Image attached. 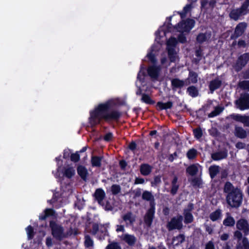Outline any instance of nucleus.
<instances>
[{"label": "nucleus", "mask_w": 249, "mask_h": 249, "mask_svg": "<svg viewBox=\"0 0 249 249\" xmlns=\"http://www.w3.org/2000/svg\"><path fill=\"white\" fill-rule=\"evenodd\" d=\"M195 24V21L194 20L188 18L186 20H182L176 26L173 27L170 23H168L160 27L155 33V40L157 43L151 47L150 52L147 54V58L151 63H155L156 61L155 55L161 47L160 39L166 36L167 32H172L174 35L178 36V41L181 43H184L186 41V39L183 33H189L194 27Z\"/></svg>", "instance_id": "obj_1"}, {"label": "nucleus", "mask_w": 249, "mask_h": 249, "mask_svg": "<svg viewBox=\"0 0 249 249\" xmlns=\"http://www.w3.org/2000/svg\"><path fill=\"white\" fill-rule=\"evenodd\" d=\"M116 104L115 100L110 99L99 104L90 112L89 119V124L93 126L99 124L102 119L108 121L119 118L120 113L115 110H111Z\"/></svg>", "instance_id": "obj_2"}, {"label": "nucleus", "mask_w": 249, "mask_h": 249, "mask_svg": "<svg viewBox=\"0 0 249 249\" xmlns=\"http://www.w3.org/2000/svg\"><path fill=\"white\" fill-rule=\"evenodd\" d=\"M224 191L227 193L226 201L231 207H239L243 200V194L238 187H234L230 182H227L224 186Z\"/></svg>", "instance_id": "obj_3"}, {"label": "nucleus", "mask_w": 249, "mask_h": 249, "mask_svg": "<svg viewBox=\"0 0 249 249\" xmlns=\"http://www.w3.org/2000/svg\"><path fill=\"white\" fill-rule=\"evenodd\" d=\"M177 42L178 41L175 37H171L167 41V50L170 62H175L178 59L177 53L175 50Z\"/></svg>", "instance_id": "obj_4"}, {"label": "nucleus", "mask_w": 249, "mask_h": 249, "mask_svg": "<svg viewBox=\"0 0 249 249\" xmlns=\"http://www.w3.org/2000/svg\"><path fill=\"white\" fill-rule=\"evenodd\" d=\"M52 230V233L53 236L57 239L61 240L67 236L62 227L54 222L51 221L50 224Z\"/></svg>", "instance_id": "obj_5"}, {"label": "nucleus", "mask_w": 249, "mask_h": 249, "mask_svg": "<svg viewBox=\"0 0 249 249\" xmlns=\"http://www.w3.org/2000/svg\"><path fill=\"white\" fill-rule=\"evenodd\" d=\"M182 216L181 215H178L171 219L167 224V228L169 230H173L174 229L179 230L182 227Z\"/></svg>", "instance_id": "obj_6"}, {"label": "nucleus", "mask_w": 249, "mask_h": 249, "mask_svg": "<svg viewBox=\"0 0 249 249\" xmlns=\"http://www.w3.org/2000/svg\"><path fill=\"white\" fill-rule=\"evenodd\" d=\"M248 6L247 3H244L240 8L234 9L231 11L230 14V17L235 20L238 19L240 17L247 13V9Z\"/></svg>", "instance_id": "obj_7"}, {"label": "nucleus", "mask_w": 249, "mask_h": 249, "mask_svg": "<svg viewBox=\"0 0 249 249\" xmlns=\"http://www.w3.org/2000/svg\"><path fill=\"white\" fill-rule=\"evenodd\" d=\"M237 107L243 110L249 108V94L241 95L240 98L236 101Z\"/></svg>", "instance_id": "obj_8"}, {"label": "nucleus", "mask_w": 249, "mask_h": 249, "mask_svg": "<svg viewBox=\"0 0 249 249\" xmlns=\"http://www.w3.org/2000/svg\"><path fill=\"white\" fill-rule=\"evenodd\" d=\"M91 232L93 234H97V237L99 239L102 240L104 239L107 231L106 228L104 226L102 225L99 226L98 224L94 223L92 225Z\"/></svg>", "instance_id": "obj_9"}, {"label": "nucleus", "mask_w": 249, "mask_h": 249, "mask_svg": "<svg viewBox=\"0 0 249 249\" xmlns=\"http://www.w3.org/2000/svg\"><path fill=\"white\" fill-rule=\"evenodd\" d=\"M236 228L242 231L245 235L249 233V224L247 220L244 218H241L236 222Z\"/></svg>", "instance_id": "obj_10"}, {"label": "nucleus", "mask_w": 249, "mask_h": 249, "mask_svg": "<svg viewBox=\"0 0 249 249\" xmlns=\"http://www.w3.org/2000/svg\"><path fill=\"white\" fill-rule=\"evenodd\" d=\"M57 171L58 172H61L64 176L69 178H71L75 174L74 168L70 165H68L64 168H62L60 166H58L57 167Z\"/></svg>", "instance_id": "obj_11"}, {"label": "nucleus", "mask_w": 249, "mask_h": 249, "mask_svg": "<svg viewBox=\"0 0 249 249\" xmlns=\"http://www.w3.org/2000/svg\"><path fill=\"white\" fill-rule=\"evenodd\" d=\"M231 118L234 120L242 123L244 126H249V116L239 114L231 115Z\"/></svg>", "instance_id": "obj_12"}, {"label": "nucleus", "mask_w": 249, "mask_h": 249, "mask_svg": "<svg viewBox=\"0 0 249 249\" xmlns=\"http://www.w3.org/2000/svg\"><path fill=\"white\" fill-rule=\"evenodd\" d=\"M193 209V205L190 203L187 206V208L184 209V222L185 223H190L193 222L194 218L191 212Z\"/></svg>", "instance_id": "obj_13"}, {"label": "nucleus", "mask_w": 249, "mask_h": 249, "mask_svg": "<svg viewBox=\"0 0 249 249\" xmlns=\"http://www.w3.org/2000/svg\"><path fill=\"white\" fill-rule=\"evenodd\" d=\"M249 61V53H245L241 55L238 59L236 67L238 71L244 67Z\"/></svg>", "instance_id": "obj_14"}, {"label": "nucleus", "mask_w": 249, "mask_h": 249, "mask_svg": "<svg viewBox=\"0 0 249 249\" xmlns=\"http://www.w3.org/2000/svg\"><path fill=\"white\" fill-rule=\"evenodd\" d=\"M120 238L129 246L133 245L137 240L136 237L134 235L126 233L123 234L120 236Z\"/></svg>", "instance_id": "obj_15"}, {"label": "nucleus", "mask_w": 249, "mask_h": 249, "mask_svg": "<svg viewBox=\"0 0 249 249\" xmlns=\"http://www.w3.org/2000/svg\"><path fill=\"white\" fill-rule=\"evenodd\" d=\"M154 213L155 206H152L148 210L144 217V222L149 227L152 224Z\"/></svg>", "instance_id": "obj_16"}, {"label": "nucleus", "mask_w": 249, "mask_h": 249, "mask_svg": "<svg viewBox=\"0 0 249 249\" xmlns=\"http://www.w3.org/2000/svg\"><path fill=\"white\" fill-rule=\"evenodd\" d=\"M215 0H203L201 1V9L206 11L211 10L215 6Z\"/></svg>", "instance_id": "obj_17"}, {"label": "nucleus", "mask_w": 249, "mask_h": 249, "mask_svg": "<svg viewBox=\"0 0 249 249\" xmlns=\"http://www.w3.org/2000/svg\"><path fill=\"white\" fill-rule=\"evenodd\" d=\"M202 167L198 164H193L186 169V172L191 176L196 175L199 171L201 172Z\"/></svg>", "instance_id": "obj_18"}, {"label": "nucleus", "mask_w": 249, "mask_h": 249, "mask_svg": "<svg viewBox=\"0 0 249 249\" xmlns=\"http://www.w3.org/2000/svg\"><path fill=\"white\" fill-rule=\"evenodd\" d=\"M247 26V25L245 22L239 23L235 28L233 36L236 38L241 36L244 32Z\"/></svg>", "instance_id": "obj_19"}, {"label": "nucleus", "mask_w": 249, "mask_h": 249, "mask_svg": "<svg viewBox=\"0 0 249 249\" xmlns=\"http://www.w3.org/2000/svg\"><path fill=\"white\" fill-rule=\"evenodd\" d=\"M160 68V67L152 66L148 68L147 72L148 75L153 79H157L159 75Z\"/></svg>", "instance_id": "obj_20"}, {"label": "nucleus", "mask_w": 249, "mask_h": 249, "mask_svg": "<svg viewBox=\"0 0 249 249\" xmlns=\"http://www.w3.org/2000/svg\"><path fill=\"white\" fill-rule=\"evenodd\" d=\"M235 223V220L229 213H227L226 217L223 221V224L226 227H232Z\"/></svg>", "instance_id": "obj_21"}, {"label": "nucleus", "mask_w": 249, "mask_h": 249, "mask_svg": "<svg viewBox=\"0 0 249 249\" xmlns=\"http://www.w3.org/2000/svg\"><path fill=\"white\" fill-rule=\"evenodd\" d=\"M234 134L238 138L244 139L247 137V132L242 127L235 126Z\"/></svg>", "instance_id": "obj_22"}, {"label": "nucleus", "mask_w": 249, "mask_h": 249, "mask_svg": "<svg viewBox=\"0 0 249 249\" xmlns=\"http://www.w3.org/2000/svg\"><path fill=\"white\" fill-rule=\"evenodd\" d=\"M221 85V80L219 78H217L210 82L209 84V88L211 93H213V91L218 89Z\"/></svg>", "instance_id": "obj_23"}, {"label": "nucleus", "mask_w": 249, "mask_h": 249, "mask_svg": "<svg viewBox=\"0 0 249 249\" xmlns=\"http://www.w3.org/2000/svg\"><path fill=\"white\" fill-rule=\"evenodd\" d=\"M211 37V34L210 32H207L204 34H199L197 37V41L199 43H202L204 42L208 41Z\"/></svg>", "instance_id": "obj_24"}, {"label": "nucleus", "mask_w": 249, "mask_h": 249, "mask_svg": "<svg viewBox=\"0 0 249 249\" xmlns=\"http://www.w3.org/2000/svg\"><path fill=\"white\" fill-rule=\"evenodd\" d=\"M227 156L226 150L215 152L212 155V159L214 160H219L225 159Z\"/></svg>", "instance_id": "obj_25"}, {"label": "nucleus", "mask_w": 249, "mask_h": 249, "mask_svg": "<svg viewBox=\"0 0 249 249\" xmlns=\"http://www.w3.org/2000/svg\"><path fill=\"white\" fill-rule=\"evenodd\" d=\"M142 198L143 200L150 201L151 207L154 206V197L150 192L144 191L142 194Z\"/></svg>", "instance_id": "obj_26"}, {"label": "nucleus", "mask_w": 249, "mask_h": 249, "mask_svg": "<svg viewBox=\"0 0 249 249\" xmlns=\"http://www.w3.org/2000/svg\"><path fill=\"white\" fill-rule=\"evenodd\" d=\"M94 196L98 203L100 204H102L105 196V193L102 189H98L96 190L94 193Z\"/></svg>", "instance_id": "obj_27"}, {"label": "nucleus", "mask_w": 249, "mask_h": 249, "mask_svg": "<svg viewBox=\"0 0 249 249\" xmlns=\"http://www.w3.org/2000/svg\"><path fill=\"white\" fill-rule=\"evenodd\" d=\"M178 178L177 176H174L172 180L171 193L175 195L179 188V184L178 182Z\"/></svg>", "instance_id": "obj_28"}, {"label": "nucleus", "mask_w": 249, "mask_h": 249, "mask_svg": "<svg viewBox=\"0 0 249 249\" xmlns=\"http://www.w3.org/2000/svg\"><path fill=\"white\" fill-rule=\"evenodd\" d=\"M152 167L148 164H142L140 166L141 173L143 176H147L152 171Z\"/></svg>", "instance_id": "obj_29"}, {"label": "nucleus", "mask_w": 249, "mask_h": 249, "mask_svg": "<svg viewBox=\"0 0 249 249\" xmlns=\"http://www.w3.org/2000/svg\"><path fill=\"white\" fill-rule=\"evenodd\" d=\"M236 249H249V241L247 237H243L241 242H238Z\"/></svg>", "instance_id": "obj_30"}, {"label": "nucleus", "mask_w": 249, "mask_h": 249, "mask_svg": "<svg viewBox=\"0 0 249 249\" xmlns=\"http://www.w3.org/2000/svg\"><path fill=\"white\" fill-rule=\"evenodd\" d=\"M77 173L81 178L86 180L88 176L87 169L83 166L80 165L77 167Z\"/></svg>", "instance_id": "obj_31"}, {"label": "nucleus", "mask_w": 249, "mask_h": 249, "mask_svg": "<svg viewBox=\"0 0 249 249\" xmlns=\"http://www.w3.org/2000/svg\"><path fill=\"white\" fill-rule=\"evenodd\" d=\"M196 1V0H192L191 3L187 4L184 7L183 11L179 13L181 18L184 17L186 15V14L190 11L194 7L193 4L194 3H195Z\"/></svg>", "instance_id": "obj_32"}, {"label": "nucleus", "mask_w": 249, "mask_h": 249, "mask_svg": "<svg viewBox=\"0 0 249 249\" xmlns=\"http://www.w3.org/2000/svg\"><path fill=\"white\" fill-rule=\"evenodd\" d=\"M123 220L127 225H131L135 221V217L130 213H128L123 215Z\"/></svg>", "instance_id": "obj_33"}, {"label": "nucleus", "mask_w": 249, "mask_h": 249, "mask_svg": "<svg viewBox=\"0 0 249 249\" xmlns=\"http://www.w3.org/2000/svg\"><path fill=\"white\" fill-rule=\"evenodd\" d=\"M185 82L177 78L174 79L171 81L172 86L174 88H181L185 85Z\"/></svg>", "instance_id": "obj_34"}, {"label": "nucleus", "mask_w": 249, "mask_h": 249, "mask_svg": "<svg viewBox=\"0 0 249 249\" xmlns=\"http://www.w3.org/2000/svg\"><path fill=\"white\" fill-rule=\"evenodd\" d=\"M221 216L222 213L221 210H217L210 214V218L213 221H215L221 219Z\"/></svg>", "instance_id": "obj_35"}, {"label": "nucleus", "mask_w": 249, "mask_h": 249, "mask_svg": "<svg viewBox=\"0 0 249 249\" xmlns=\"http://www.w3.org/2000/svg\"><path fill=\"white\" fill-rule=\"evenodd\" d=\"M219 169L220 167L216 165H213L210 167L209 172L211 177L212 178H214L216 176V175L219 173Z\"/></svg>", "instance_id": "obj_36"}, {"label": "nucleus", "mask_w": 249, "mask_h": 249, "mask_svg": "<svg viewBox=\"0 0 249 249\" xmlns=\"http://www.w3.org/2000/svg\"><path fill=\"white\" fill-rule=\"evenodd\" d=\"M188 83H196L197 81V74L193 71H190L187 80Z\"/></svg>", "instance_id": "obj_37"}, {"label": "nucleus", "mask_w": 249, "mask_h": 249, "mask_svg": "<svg viewBox=\"0 0 249 249\" xmlns=\"http://www.w3.org/2000/svg\"><path fill=\"white\" fill-rule=\"evenodd\" d=\"M172 103L170 101L165 103L162 102H158L157 103V106L160 109L170 108L172 107Z\"/></svg>", "instance_id": "obj_38"}, {"label": "nucleus", "mask_w": 249, "mask_h": 249, "mask_svg": "<svg viewBox=\"0 0 249 249\" xmlns=\"http://www.w3.org/2000/svg\"><path fill=\"white\" fill-rule=\"evenodd\" d=\"M185 237L183 235L180 234L173 239L172 243L174 246H177L179 244L182 243L184 240Z\"/></svg>", "instance_id": "obj_39"}, {"label": "nucleus", "mask_w": 249, "mask_h": 249, "mask_svg": "<svg viewBox=\"0 0 249 249\" xmlns=\"http://www.w3.org/2000/svg\"><path fill=\"white\" fill-rule=\"evenodd\" d=\"M223 109V107H216L213 111L209 114L208 117L212 118L219 115L221 112H222Z\"/></svg>", "instance_id": "obj_40"}, {"label": "nucleus", "mask_w": 249, "mask_h": 249, "mask_svg": "<svg viewBox=\"0 0 249 249\" xmlns=\"http://www.w3.org/2000/svg\"><path fill=\"white\" fill-rule=\"evenodd\" d=\"M101 157L93 156L91 160L92 166L99 167L101 165Z\"/></svg>", "instance_id": "obj_41"}, {"label": "nucleus", "mask_w": 249, "mask_h": 249, "mask_svg": "<svg viewBox=\"0 0 249 249\" xmlns=\"http://www.w3.org/2000/svg\"><path fill=\"white\" fill-rule=\"evenodd\" d=\"M54 212L53 209H47L44 211L43 214L40 216V219L44 220L48 216L53 215L54 214Z\"/></svg>", "instance_id": "obj_42"}, {"label": "nucleus", "mask_w": 249, "mask_h": 249, "mask_svg": "<svg viewBox=\"0 0 249 249\" xmlns=\"http://www.w3.org/2000/svg\"><path fill=\"white\" fill-rule=\"evenodd\" d=\"M144 77V68H143L141 66V70H140V71L138 74V76H137L138 81L136 82V85L137 87H139L138 81H139L141 83H143Z\"/></svg>", "instance_id": "obj_43"}, {"label": "nucleus", "mask_w": 249, "mask_h": 249, "mask_svg": "<svg viewBox=\"0 0 249 249\" xmlns=\"http://www.w3.org/2000/svg\"><path fill=\"white\" fill-rule=\"evenodd\" d=\"M187 92L192 97H196L198 95V90L194 86H191L187 89Z\"/></svg>", "instance_id": "obj_44"}, {"label": "nucleus", "mask_w": 249, "mask_h": 249, "mask_svg": "<svg viewBox=\"0 0 249 249\" xmlns=\"http://www.w3.org/2000/svg\"><path fill=\"white\" fill-rule=\"evenodd\" d=\"M197 155V151L194 148L190 149L187 153V157L189 160L195 159Z\"/></svg>", "instance_id": "obj_45"}, {"label": "nucleus", "mask_w": 249, "mask_h": 249, "mask_svg": "<svg viewBox=\"0 0 249 249\" xmlns=\"http://www.w3.org/2000/svg\"><path fill=\"white\" fill-rule=\"evenodd\" d=\"M85 246L86 248H89L93 246V241L89 235L85 236Z\"/></svg>", "instance_id": "obj_46"}, {"label": "nucleus", "mask_w": 249, "mask_h": 249, "mask_svg": "<svg viewBox=\"0 0 249 249\" xmlns=\"http://www.w3.org/2000/svg\"><path fill=\"white\" fill-rule=\"evenodd\" d=\"M239 87L245 90L249 91V81H242L239 83Z\"/></svg>", "instance_id": "obj_47"}, {"label": "nucleus", "mask_w": 249, "mask_h": 249, "mask_svg": "<svg viewBox=\"0 0 249 249\" xmlns=\"http://www.w3.org/2000/svg\"><path fill=\"white\" fill-rule=\"evenodd\" d=\"M26 231L28 239H32L34 236V231L33 228L31 226H29L26 229Z\"/></svg>", "instance_id": "obj_48"}, {"label": "nucleus", "mask_w": 249, "mask_h": 249, "mask_svg": "<svg viewBox=\"0 0 249 249\" xmlns=\"http://www.w3.org/2000/svg\"><path fill=\"white\" fill-rule=\"evenodd\" d=\"M142 101L144 102V103H145L146 104H152L153 103L152 100L151 99V98H150V97L146 95V94H143L142 95Z\"/></svg>", "instance_id": "obj_49"}, {"label": "nucleus", "mask_w": 249, "mask_h": 249, "mask_svg": "<svg viewBox=\"0 0 249 249\" xmlns=\"http://www.w3.org/2000/svg\"><path fill=\"white\" fill-rule=\"evenodd\" d=\"M106 249H121V248L117 243H112L109 244Z\"/></svg>", "instance_id": "obj_50"}, {"label": "nucleus", "mask_w": 249, "mask_h": 249, "mask_svg": "<svg viewBox=\"0 0 249 249\" xmlns=\"http://www.w3.org/2000/svg\"><path fill=\"white\" fill-rule=\"evenodd\" d=\"M194 134L197 139H199L202 135V130L200 128H196L194 130Z\"/></svg>", "instance_id": "obj_51"}, {"label": "nucleus", "mask_w": 249, "mask_h": 249, "mask_svg": "<svg viewBox=\"0 0 249 249\" xmlns=\"http://www.w3.org/2000/svg\"><path fill=\"white\" fill-rule=\"evenodd\" d=\"M121 188L118 185H113L111 187V191L113 194H117L120 192Z\"/></svg>", "instance_id": "obj_52"}, {"label": "nucleus", "mask_w": 249, "mask_h": 249, "mask_svg": "<svg viewBox=\"0 0 249 249\" xmlns=\"http://www.w3.org/2000/svg\"><path fill=\"white\" fill-rule=\"evenodd\" d=\"M71 159L72 161L77 162L80 159V156L77 152L72 154L71 156Z\"/></svg>", "instance_id": "obj_53"}, {"label": "nucleus", "mask_w": 249, "mask_h": 249, "mask_svg": "<svg viewBox=\"0 0 249 249\" xmlns=\"http://www.w3.org/2000/svg\"><path fill=\"white\" fill-rule=\"evenodd\" d=\"M161 63L165 68H167L170 65V63L168 62V59L164 56H162L161 58Z\"/></svg>", "instance_id": "obj_54"}, {"label": "nucleus", "mask_w": 249, "mask_h": 249, "mask_svg": "<svg viewBox=\"0 0 249 249\" xmlns=\"http://www.w3.org/2000/svg\"><path fill=\"white\" fill-rule=\"evenodd\" d=\"M242 233L239 230H237L234 232V236L238 239H242Z\"/></svg>", "instance_id": "obj_55"}, {"label": "nucleus", "mask_w": 249, "mask_h": 249, "mask_svg": "<svg viewBox=\"0 0 249 249\" xmlns=\"http://www.w3.org/2000/svg\"><path fill=\"white\" fill-rule=\"evenodd\" d=\"M205 249H215L213 243L212 241L208 242L206 245Z\"/></svg>", "instance_id": "obj_56"}, {"label": "nucleus", "mask_w": 249, "mask_h": 249, "mask_svg": "<svg viewBox=\"0 0 249 249\" xmlns=\"http://www.w3.org/2000/svg\"><path fill=\"white\" fill-rule=\"evenodd\" d=\"M71 154V151L69 149H65L63 152V158L67 159L69 157Z\"/></svg>", "instance_id": "obj_57"}, {"label": "nucleus", "mask_w": 249, "mask_h": 249, "mask_svg": "<svg viewBox=\"0 0 249 249\" xmlns=\"http://www.w3.org/2000/svg\"><path fill=\"white\" fill-rule=\"evenodd\" d=\"M112 137H113L112 134L111 133H107L105 136L104 139L106 141H109L112 139Z\"/></svg>", "instance_id": "obj_58"}, {"label": "nucleus", "mask_w": 249, "mask_h": 249, "mask_svg": "<svg viewBox=\"0 0 249 249\" xmlns=\"http://www.w3.org/2000/svg\"><path fill=\"white\" fill-rule=\"evenodd\" d=\"M144 183V179L142 178H137L135 180V184H143Z\"/></svg>", "instance_id": "obj_59"}, {"label": "nucleus", "mask_w": 249, "mask_h": 249, "mask_svg": "<svg viewBox=\"0 0 249 249\" xmlns=\"http://www.w3.org/2000/svg\"><path fill=\"white\" fill-rule=\"evenodd\" d=\"M229 234L228 233H223L220 236V239L222 241H226L228 239Z\"/></svg>", "instance_id": "obj_60"}, {"label": "nucleus", "mask_w": 249, "mask_h": 249, "mask_svg": "<svg viewBox=\"0 0 249 249\" xmlns=\"http://www.w3.org/2000/svg\"><path fill=\"white\" fill-rule=\"evenodd\" d=\"M245 144L241 142H237L236 144V147L238 149H243L245 147Z\"/></svg>", "instance_id": "obj_61"}, {"label": "nucleus", "mask_w": 249, "mask_h": 249, "mask_svg": "<svg viewBox=\"0 0 249 249\" xmlns=\"http://www.w3.org/2000/svg\"><path fill=\"white\" fill-rule=\"evenodd\" d=\"M196 55L197 57H199L198 60H199L202 56V50L201 49L196 50Z\"/></svg>", "instance_id": "obj_62"}, {"label": "nucleus", "mask_w": 249, "mask_h": 249, "mask_svg": "<svg viewBox=\"0 0 249 249\" xmlns=\"http://www.w3.org/2000/svg\"><path fill=\"white\" fill-rule=\"evenodd\" d=\"M46 244L48 247H51L52 245V240L51 238L48 237L46 239Z\"/></svg>", "instance_id": "obj_63"}, {"label": "nucleus", "mask_w": 249, "mask_h": 249, "mask_svg": "<svg viewBox=\"0 0 249 249\" xmlns=\"http://www.w3.org/2000/svg\"><path fill=\"white\" fill-rule=\"evenodd\" d=\"M124 227L122 225H117V229H116V231L119 232V231H123L124 232Z\"/></svg>", "instance_id": "obj_64"}]
</instances>
